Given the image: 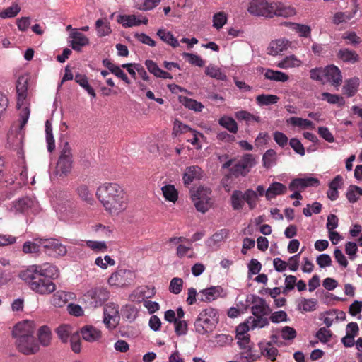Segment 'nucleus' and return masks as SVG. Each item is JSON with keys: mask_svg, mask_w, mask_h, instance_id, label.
<instances>
[{"mask_svg": "<svg viewBox=\"0 0 362 362\" xmlns=\"http://www.w3.org/2000/svg\"><path fill=\"white\" fill-rule=\"evenodd\" d=\"M356 11L353 13H346V12H337L336 13L332 18V23L335 25H339L342 23H346L348 21L351 20L356 14Z\"/></svg>", "mask_w": 362, "mask_h": 362, "instance_id": "nucleus-55", "label": "nucleus"}, {"mask_svg": "<svg viewBox=\"0 0 362 362\" xmlns=\"http://www.w3.org/2000/svg\"><path fill=\"white\" fill-rule=\"evenodd\" d=\"M218 124L222 127L226 129L232 134H235L238 132V127L235 120L231 117L223 116L218 119Z\"/></svg>", "mask_w": 362, "mask_h": 362, "instance_id": "nucleus-40", "label": "nucleus"}, {"mask_svg": "<svg viewBox=\"0 0 362 362\" xmlns=\"http://www.w3.org/2000/svg\"><path fill=\"white\" fill-rule=\"evenodd\" d=\"M227 22V15L224 12H218L213 16V26L219 30L223 27Z\"/></svg>", "mask_w": 362, "mask_h": 362, "instance_id": "nucleus-61", "label": "nucleus"}, {"mask_svg": "<svg viewBox=\"0 0 362 362\" xmlns=\"http://www.w3.org/2000/svg\"><path fill=\"white\" fill-rule=\"evenodd\" d=\"M215 345L218 346H224L231 343L233 337L229 334H219L215 336Z\"/></svg>", "mask_w": 362, "mask_h": 362, "instance_id": "nucleus-63", "label": "nucleus"}, {"mask_svg": "<svg viewBox=\"0 0 362 362\" xmlns=\"http://www.w3.org/2000/svg\"><path fill=\"white\" fill-rule=\"evenodd\" d=\"M157 35L161 40L173 47H177L180 45L178 40L170 31H167L165 29H159L157 32Z\"/></svg>", "mask_w": 362, "mask_h": 362, "instance_id": "nucleus-39", "label": "nucleus"}, {"mask_svg": "<svg viewBox=\"0 0 362 362\" xmlns=\"http://www.w3.org/2000/svg\"><path fill=\"white\" fill-rule=\"evenodd\" d=\"M42 248L49 256H52L60 242L56 239H42Z\"/></svg>", "mask_w": 362, "mask_h": 362, "instance_id": "nucleus-49", "label": "nucleus"}, {"mask_svg": "<svg viewBox=\"0 0 362 362\" xmlns=\"http://www.w3.org/2000/svg\"><path fill=\"white\" fill-rule=\"evenodd\" d=\"M267 79L277 82H286L289 79V76L284 72L273 69H267L264 73Z\"/></svg>", "mask_w": 362, "mask_h": 362, "instance_id": "nucleus-41", "label": "nucleus"}, {"mask_svg": "<svg viewBox=\"0 0 362 362\" xmlns=\"http://www.w3.org/2000/svg\"><path fill=\"white\" fill-rule=\"evenodd\" d=\"M228 231L226 229H221L215 233L207 241L206 245L210 247H216L218 245L228 238Z\"/></svg>", "mask_w": 362, "mask_h": 362, "instance_id": "nucleus-34", "label": "nucleus"}, {"mask_svg": "<svg viewBox=\"0 0 362 362\" xmlns=\"http://www.w3.org/2000/svg\"><path fill=\"white\" fill-rule=\"evenodd\" d=\"M36 325L34 321L25 320L16 323L12 329V337L15 341L33 335Z\"/></svg>", "mask_w": 362, "mask_h": 362, "instance_id": "nucleus-8", "label": "nucleus"}, {"mask_svg": "<svg viewBox=\"0 0 362 362\" xmlns=\"http://www.w3.org/2000/svg\"><path fill=\"white\" fill-rule=\"evenodd\" d=\"M291 44L292 42L285 37L272 40L267 47V53L271 56L281 55L291 47Z\"/></svg>", "mask_w": 362, "mask_h": 362, "instance_id": "nucleus-18", "label": "nucleus"}, {"mask_svg": "<svg viewBox=\"0 0 362 362\" xmlns=\"http://www.w3.org/2000/svg\"><path fill=\"white\" fill-rule=\"evenodd\" d=\"M84 298L91 307L96 308L109 298V292L103 288H91L86 292Z\"/></svg>", "mask_w": 362, "mask_h": 362, "instance_id": "nucleus-12", "label": "nucleus"}, {"mask_svg": "<svg viewBox=\"0 0 362 362\" xmlns=\"http://www.w3.org/2000/svg\"><path fill=\"white\" fill-rule=\"evenodd\" d=\"M324 83H330L339 86L342 81V76L339 69L334 65H329L323 69Z\"/></svg>", "mask_w": 362, "mask_h": 362, "instance_id": "nucleus-19", "label": "nucleus"}, {"mask_svg": "<svg viewBox=\"0 0 362 362\" xmlns=\"http://www.w3.org/2000/svg\"><path fill=\"white\" fill-rule=\"evenodd\" d=\"M256 165V160L252 154L244 155L230 169L235 177L246 176Z\"/></svg>", "mask_w": 362, "mask_h": 362, "instance_id": "nucleus-7", "label": "nucleus"}, {"mask_svg": "<svg viewBox=\"0 0 362 362\" xmlns=\"http://www.w3.org/2000/svg\"><path fill=\"white\" fill-rule=\"evenodd\" d=\"M21 11V7L18 4L13 3L11 6L0 12L1 18H11L16 16Z\"/></svg>", "mask_w": 362, "mask_h": 362, "instance_id": "nucleus-54", "label": "nucleus"}, {"mask_svg": "<svg viewBox=\"0 0 362 362\" xmlns=\"http://www.w3.org/2000/svg\"><path fill=\"white\" fill-rule=\"evenodd\" d=\"M302 61L296 55L291 54L284 57L281 60L276 62V67L282 69H288L298 68L302 65Z\"/></svg>", "mask_w": 362, "mask_h": 362, "instance_id": "nucleus-27", "label": "nucleus"}, {"mask_svg": "<svg viewBox=\"0 0 362 362\" xmlns=\"http://www.w3.org/2000/svg\"><path fill=\"white\" fill-rule=\"evenodd\" d=\"M205 74L211 78L226 81L227 79L226 75L221 71V69L214 64H209L205 69Z\"/></svg>", "mask_w": 362, "mask_h": 362, "instance_id": "nucleus-43", "label": "nucleus"}, {"mask_svg": "<svg viewBox=\"0 0 362 362\" xmlns=\"http://www.w3.org/2000/svg\"><path fill=\"white\" fill-rule=\"evenodd\" d=\"M28 93H17V107L21 110L20 124L15 130L12 129L8 136V141L18 155H23L24 133L23 129L27 124L30 116V109L27 104Z\"/></svg>", "mask_w": 362, "mask_h": 362, "instance_id": "nucleus-3", "label": "nucleus"}, {"mask_svg": "<svg viewBox=\"0 0 362 362\" xmlns=\"http://www.w3.org/2000/svg\"><path fill=\"white\" fill-rule=\"evenodd\" d=\"M95 194L105 210L111 215L119 214L127 206L126 192L117 183L106 182L100 185Z\"/></svg>", "mask_w": 362, "mask_h": 362, "instance_id": "nucleus-2", "label": "nucleus"}, {"mask_svg": "<svg viewBox=\"0 0 362 362\" xmlns=\"http://www.w3.org/2000/svg\"><path fill=\"white\" fill-rule=\"evenodd\" d=\"M45 134L47 144V150L52 152L55 148V141L52 134V123L50 120L45 122Z\"/></svg>", "mask_w": 362, "mask_h": 362, "instance_id": "nucleus-47", "label": "nucleus"}, {"mask_svg": "<svg viewBox=\"0 0 362 362\" xmlns=\"http://www.w3.org/2000/svg\"><path fill=\"white\" fill-rule=\"evenodd\" d=\"M361 195L362 188L356 185L350 186L346 192V198L351 203L357 202L359 197Z\"/></svg>", "mask_w": 362, "mask_h": 362, "instance_id": "nucleus-56", "label": "nucleus"}, {"mask_svg": "<svg viewBox=\"0 0 362 362\" xmlns=\"http://www.w3.org/2000/svg\"><path fill=\"white\" fill-rule=\"evenodd\" d=\"M251 312L254 316L269 315L271 309L266 300L259 296H253Z\"/></svg>", "mask_w": 362, "mask_h": 362, "instance_id": "nucleus-22", "label": "nucleus"}, {"mask_svg": "<svg viewBox=\"0 0 362 362\" xmlns=\"http://www.w3.org/2000/svg\"><path fill=\"white\" fill-rule=\"evenodd\" d=\"M58 213L59 218L66 222L76 223L81 217L79 209L69 203L66 206L59 205Z\"/></svg>", "mask_w": 362, "mask_h": 362, "instance_id": "nucleus-16", "label": "nucleus"}, {"mask_svg": "<svg viewBox=\"0 0 362 362\" xmlns=\"http://www.w3.org/2000/svg\"><path fill=\"white\" fill-rule=\"evenodd\" d=\"M286 123L292 127H298L302 129H314L315 128V124L307 119H303L298 117H291L286 119Z\"/></svg>", "mask_w": 362, "mask_h": 362, "instance_id": "nucleus-30", "label": "nucleus"}, {"mask_svg": "<svg viewBox=\"0 0 362 362\" xmlns=\"http://www.w3.org/2000/svg\"><path fill=\"white\" fill-rule=\"evenodd\" d=\"M36 207L35 201L33 198L25 197L13 202L10 210L14 214H28L34 212Z\"/></svg>", "mask_w": 362, "mask_h": 362, "instance_id": "nucleus-14", "label": "nucleus"}, {"mask_svg": "<svg viewBox=\"0 0 362 362\" xmlns=\"http://www.w3.org/2000/svg\"><path fill=\"white\" fill-rule=\"evenodd\" d=\"M218 321V312L216 309L208 308L202 310L194 322L196 332L199 334L211 332Z\"/></svg>", "mask_w": 362, "mask_h": 362, "instance_id": "nucleus-4", "label": "nucleus"}, {"mask_svg": "<svg viewBox=\"0 0 362 362\" xmlns=\"http://www.w3.org/2000/svg\"><path fill=\"white\" fill-rule=\"evenodd\" d=\"M277 160L276 152L274 149L267 150L263 155L262 161L265 168L273 166Z\"/></svg>", "mask_w": 362, "mask_h": 362, "instance_id": "nucleus-50", "label": "nucleus"}, {"mask_svg": "<svg viewBox=\"0 0 362 362\" xmlns=\"http://www.w3.org/2000/svg\"><path fill=\"white\" fill-rule=\"evenodd\" d=\"M226 296V292L221 286H211L201 290L198 293V298L201 301L211 302L218 298Z\"/></svg>", "mask_w": 362, "mask_h": 362, "instance_id": "nucleus-17", "label": "nucleus"}, {"mask_svg": "<svg viewBox=\"0 0 362 362\" xmlns=\"http://www.w3.org/2000/svg\"><path fill=\"white\" fill-rule=\"evenodd\" d=\"M176 255L180 259L184 257L194 258L195 253L192 243L188 241L187 244H184L183 243L182 245H179L176 248Z\"/></svg>", "mask_w": 362, "mask_h": 362, "instance_id": "nucleus-35", "label": "nucleus"}, {"mask_svg": "<svg viewBox=\"0 0 362 362\" xmlns=\"http://www.w3.org/2000/svg\"><path fill=\"white\" fill-rule=\"evenodd\" d=\"M75 81L84 88L87 93L93 98L95 97L94 89L89 85L88 78L85 75L76 74L75 76Z\"/></svg>", "mask_w": 362, "mask_h": 362, "instance_id": "nucleus-48", "label": "nucleus"}, {"mask_svg": "<svg viewBox=\"0 0 362 362\" xmlns=\"http://www.w3.org/2000/svg\"><path fill=\"white\" fill-rule=\"evenodd\" d=\"M95 26L99 36H105L111 33L109 23H105L103 19L97 20Z\"/></svg>", "mask_w": 362, "mask_h": 362, "instance_id": "nucleus-60", "label": "nucleus"}, {"mask_svg": "<svg viewBox=\"0 0 362 362\" xmlns=\"http://www.w3.org/2000/svg\"><path fill=\"white\" fill-rule=\"evenodd\" d=\"M360 80L357 77H354L346 81L343 87L344 94L347 95L349 97L353 96L357 92Z\"/></svg>", "mask_w": 362, "mask_h": 362, "instance_id": "nucleus-37", "label": "nucleus"}, {"mask_svg": "<svg viewBox=\"0 0 362 362\" xmlns=\"http://www.w3.org/2000/svg\"><path fill=\"white\" fill-rule=\"evenodd\" d=\"M211 190L209 188L199 187L191 192V197L197 210L205 213L211 206Z\"/></svg>", "mask_w": 362, "mask_h": 362, "instance_id": "nucleus-6", "label": "nucleus"}, {"mask_svg": "<svg viewBox=\"0 0 362 362\" xmlns=\"http://www.w3.org/2000/svg\"><path fill=\"white\" fill-rule=\"evenodd\" d=\"M297 13L296 8L280 1H271L269 18L274 16L291 18Z\"/></svg>", "mask_w": 362, "mask_h": 362, "instance_id": "nucleus-13", "label": "nucleus"}, {"mask_svg": "<svg viewBox=\"0 0 362 362\" xmlns=\"http://www.w3.org/2000/svg\"><path fill=\"white\" fill-rule=\"evenodd\" d=\"M134 275L128 269H119L113 272L108 279V284L111 286L124 287L131 284Z\"/></svg>", "mask_w": 362, "mask_h": 362, "instance_id": "nucleus-9", "label": "nucleus"}, {"mask_svg": "<svg viewBox=\"0 0 362 362\" xmlns=\"http://www.w3.org/2000/svg\"><path fill=\"white\" fill-rule=\"evenodd\" d=\"M73 164L72 151L68 142H66L61 151L54 173L60 177H66L71 171Z\"/></svg>", "mask_w": 362, "mask_h": 362, "instance_id": "nucleus-5", "label": "nucleus"}, {"mask_svg": "<svg viewBox=\"0 0 362 362\" xmlns=\"http://www.w3.org/2000/svg\"><path fill=\"white\" fill-rule=\"evenodd\" d=\"M76 298V296L74 293L60 290L53 293L49 299V303L55 308H62L69 300H75Z\"/></svg>", "mask_w": 362, "mask_h": 362, "instance_id": "nucleus-20", "label": "nucleus"}, {"mask_svg": "<svg viewBox=\"0 0 362 362\" xmlns=\"http://www.w3.org/2000/svg\"><path fill=\"white\" fill-rule=\"evenodd\" d=\"M269 319L273 323H279L288 321V315L286 313L284 310H279L272 313L270 315Z\"/></svg>", "mask_w": 362, "mask_h": 362, "instance_id": "nucleus-64", "label": "nucleus"}, {"mask_svg": "<svg viewBox=\"0 0 362 362\" xmlns=\"http://www.w3.org/2000/svg\"><path fill=\"white\" fill-rule=\"evenodd\" d=\"M267 316V315L250 317L247 319V322L250 325L249 327L251 329H255V328H263L268 326L269 321Z\"/></svg>", "mask_w": 362, "mask_h": 362, "instance_id": "nucleus-38", "label": "nucleus"}, {"mask_svg": "<svg viewBox=\"0 0 362 362\" xmlns=\"http://www.w3.org/2000/svg\"><path fill=\"white\" fill-rule=\"evenodd\" d=\"M103 315V322L108 329H112L117 326L120 320L118 305L114 303L106 304Z\"/></svg>", "mask_w": 362, "mask_h": 362, "instance_id": "nucleus-10", "label": "nucleus"}, {"mask_svg": "<svg viewBox=\"0 0 362 362\" xmlns=\"http://www.w3.org/2000/svg\"><path fill=\"white\" fill-rule=\"evenodd\" d=\"M235 118L239 121H245L247 124L255 122H259L261 119L259 116L251 114L245 110L238 111L235 113Z\"/></svg>", "mask_w": 362, "mask_h": 362, "instance_id": "nucleus-45", "label": "nucleus"}, {"mask_svg": "<svg viewBox=\"0 0 362 362\" xmlns=\"http://www.w3.org/2000/svg\"><path fill=\"white\" fill-rule=\"evenodd\" d=\"M166 201L175 203L178 199V192L173 185H166L161 188Z\"/></svg>", "mask_w": 362, "mask_h": 362, "instance_id": "nucleus-44", "label": "nucleus"}, {"mask_svg": "<svg viewBox=\"0 0 362 362\" xmlns=\"http://www.w3.org/2000/svg\"><path fill=\"white\" fill-rule=\"evenodd\" d=\"M203 176V171L197 165L187 167L183 174L182 180L185 185H189L194 180H200Z\"/></svg>", "mask_w": 362, "mask_h": 362, "instance_id": "nucleus-25", "label": "nucleus"}, {"mask_svg": "<svg viewBox=\"0 0 362 362\" xmlns=\"http://www.w3.org/2000/svg\"><path fill=\"white\" fill-rule=\"evenodd\" d=\"M243 192L240 190H235L230 197L231 206L234 210H241L245 205Z\"/></svg>", "mask_w": 362, "mask_h": 362, "instance_id": "nucleus-42", "label": "nucleus"}, {"mask_svg": "<svg viewBox=\"0 0 362 362\" xmlns=\"http://www.w3.org/2000/svg\"><path fill=\"white\" fill-rule=\"evenodd\" d=\"M117 22L124 28H129L139 26L141 24L147 25L148 20L146 17H142L141 15H119Z\"/></svg>", "mask_w": 362, "mask_h": 362, "instance_id": "nucleus-21", "label": "nucleus"}, {"mask_svg": "<svg viewBox=\"0 0 362 362\" xmlns=\"http://www.w3.org/2000/svg\"><path fill=\"white\" fill-rule=\"evenodd\" d=\"M37 341L40 346L48 347L51 345L52 341V333L48 326L43 325L40 327L37 332Z\"/></svg>", "mask_w": 362, "mask_h": 362, "instance_id": "nucleus-26", "label": "nucleus"}, {"mask_svg": "<svg viewBox=\"0 0 362 362\" xmlns=\"http://www.w3.org/2000/svg\"><path fill=\"white\" fill-rule=\"evenodd\" d=\"M183 280L179 277H174L171 279L169 285V291L173 294H179L183 288Z\"/></svg>", "mask_w": 362, "mask_h": 362, "instance_id": "nucleus-59", "label": "nucleus"}, {"mask_svg": "<svg viewBox=\"0 0 362 362\" xmlns=\"http://www.w3.org/2000/svg\"><path fill=\"white\" fill-rule=\"evenodd\" d=\"M80 333L83 339L89 343L98 341L102 337L101 331L92 325L83 326Z\"/></svg>", "mask_w": 362, "mask_h": 362, "instance_id": "nucleus-23", "label": "nucleus"}, {"mask_svg": "<svg viewBox=\"0 0 362 362\" xmlns=\"http://www.w3.org/2000/svg\"><path fill=\"white\" fill-rule=\"evenodd\" d=\"M145 65L148 71L151 74H153L156 77L161 78L163 79H171L173 78L170 73L162 70L153 60H146Z\"/></svg>", "mask_w": 362, "mask_h": 362, "instance_id": "nucleus-29", "label": "nucleus"}, {"mask_svg": "<svg viewBox=\"0 0 362 362\" xmlns=\"http://www.w3.org/2000/svg\"><path fill=\"white\" fill-rule=\"evenodd\" d=\"M42 238H35L33 241H26L23 245L22 250L25 254H37L42 248Z\"/></svg>", "mask_w": 362, "mask_h": 362, "instance_id": "nucleus-33", "label": "nucleus"}, {"mask_svg": "<svg viewBox=\"0 0 362 362\" xmlns=\"http://www.w3.org/2000/svg\"><path fill=\"white\" fill-rule=\"evenodd\" d=\"M286 190L287 187L282 183L273 182L266 190V197L268 200H270L278 195L284 194Z\"/></svg>", "mask_w": 362, "mask_h": 362, "instance_id": "nucleus-32", "label": "nucleus"}, {"mask_svg": "<svg viewBox=\"0 0 362 362\" xmlns=\"http://www.w3.org/2000/svg\"><path fill=\"white\" fill-rule=\"evenodd\" d=\"M155 294L154 288L149 286H140L134 291L131 295L132 300L140 302L145 298H149Z\"/></svg>", "mask_w": 362, "mask_h": 362, "instance_id": "nucleus-28", "label": "nucleus"}, {"mask_svg": "<svg viewBox=\"0 0 362 362\" xmlns=\"http://www.w3.org/2000/svg\"><path fill=\"white\" fill-rule=\"evenodd\" d=\"M71 46L74 50L81 51L83 47L89 44V39L77 29L74 28L70 33Z\"/></svg>", "mask_w": 362, "mask_h": 362, "instance_id": "nucleus-24", "label": "nucleus"}, {"mask_svg": "<svg viewBox=\"0 0 362 362\" xmlns=\"http://www.w3.org/2000/svg\"><path fill=\"white\" fill-rule=\"evenodd\" d=\"M78 196L84 202L89 204H93L94 199L92 194L90 192L88 186L81 185L76 189Z\"/></svg>", "mask_w": 362, "mask_h": 362, "instance_id": "nucleus-46", "label": "nucleus"}, {"mask_svg": "<svg viewBox=\"0 0 362 362\" xmlns=\"http://www.w3.org/2000/svg\"><path fill=\"white\" fill-rule=\"evenodd\" d=\"M245 202H246L250 209H254L257 206V192L251 189H247L243 193Z\"/></svg>", "mask_w": 362, "mask_h": 362, "instance_id": "nucleus-51", "label": "nucleus"}, {"mask_svg": "<svg viewBox=\"0 0 362 362\" xmlns=\"http://www.w3.org/2000/svg\"><path fill=\"white\" fill-rule=\"evenodd\" d=\"M56 333L59 339L63 342L66 343L73 333V327L69 325H62L56 329Z\"/></svg>", "mask_w": 362, "mask_h": 362, "instance_id": "nucleus-36", "label": "nucleus"}, {"mask_svg": "<svg viewBox=\"0 0 362 362\" xmlns=\"http://www.w3.org/2000/svg\"><path fill=\"white\" fill-rule=\"evenodd\" d=\"M19 352L25 355H33L40 351V345L33 335L15 341Z\"/></svg>", "mask_w": 362, "mask_h": 362, "instance_id": "nucleus-11", "label": "nucleus"}, {"mask_svg": "<svg viewBox=\"0 0 362 362\" xmlns=\"http://www.w3.org/2000/svg\"><path fill=\"white\" fill-rule=\"evenodd\" d=\"M122 315L127 320L132 322L136 318L137 310L134 306L126 305L122 309Z\"/></svg>", "mask_w": 362, "mask_h": 362, "instance_id": "nucleus-58", "label": "nucleus"}, {"mask_svg": "<svg viewBox=\"0 0 362 362\" xmlns=\"http://www.w3.org/2000/svg\"><path fill=\"white\" fill-rule=\"evenodd\" d=\"M337 57L344 62L354 64L359 60L358 54L354 50L343 48L338 51Z\"/></svg>", "mask_w": 362, "mask_h": 362, "instance_id": "nucleus-31", "label": "nucleus"}, {"mask_svg": "<svg viewBox=\"0 0 362 362\" xmlns=\"http://www.w3.org/2000/svg\"><path fill=\"white\" fill-rule=\"evenodd\" d=\"M291 28L301 37H310L311 35V28L309 25L300 23L291 24Z\"/></svg>", "mask_w": 362, "mask_h": 362, "instance_id": "nucleus-53", "label": "nucleus"}, {"mask_svg": "<svg viewBox=\"0 0 362 362\" xmlns=\"http://www.w3.org/2000/svg\"><path fill=\"white\" fill-rule=\"evenodd\" d=\"M279 100V98L275 95H259L257 98V103L259 105H269L276 104Z\"/></svg>", "mask_w": 362, "mask_h": 362, "instance_id": "nucleus-52", "label": "nucleus"}, {"mask_svg": "<svg viewBox=\"0 0 362 362\" xmlns=\"http://www.w3.org/2000/svg\"><path fill=\"white\" fill-rule=\"evenodd\" d=\"M322 100H326L330 104H344V99L341 96L327 92L322 93Z\"/></svg>", "mask_w": 362, "mask_h": 362, "instance_id": "nucleus-62", "label": "nucleus"}, {"mask_svg": "<svg viewBox=\"0 0 362 362\" xmlns=\"http://www.w3.org/2000/svg\"><path fill=\"white\" fill-rule=\"evenodd\" d=\"M181 102L185 107L196 112H201L204 108V105L200 102L194 99L185 97Z\"/></svg>", "mask_w": 362, "mask_h": 362, "instance_id": "nucleus-57", "label": "nucleus"}, {"mask_svg": "<svg viewBox=\"0 0 362 362\" xmlns=\"http://www.w3.org/2000/svg\"><path fill=\"white\" fill-rule=\"evenodd\" d=\"M270 6L271 2L267 0H251L247 11L253 16L269 18Z\"/></svg>", "mask_w": 362, "mask_h": 362, "instance_id": "nucleus-15", "label": "nucleus"}, {"mask_svg": "<svg viewBox=\"0 0 362 362\" xmlns=\"http://www.w3.org/2000/svg\"><path fill=\"white\" fill-rule=\"evenodd\" d=\"M56 266L45 263L33 264L20 272L18 277L35 293L40 295H49L55 291L56 284L52 279L58 276Z\"/></svg>", "mask_w": 362, "mask_h": 362, "instance_id": "nucleus-1", "label": "nucleus"}]
</instances>
